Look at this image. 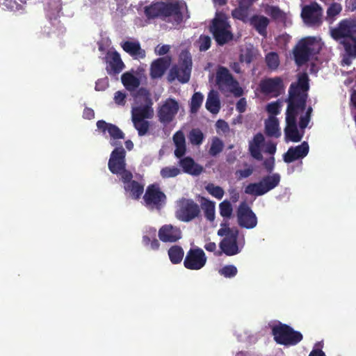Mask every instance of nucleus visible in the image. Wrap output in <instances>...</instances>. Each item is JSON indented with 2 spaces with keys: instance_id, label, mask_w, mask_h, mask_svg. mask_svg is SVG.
Returning <instances> with one entry per match:
<instances>
[{
  "instance_id": "nucleus-1",
  "label": "nucleus",
  "mask_w": 356,
  "mask_h": 356,
  "mask_svg": "<svg viewBox=\"0 0 356 356\" xmlns=\"http://www.w3.org/2000/svg\"><path fill=\"white\" fill-rule=\"evenodd\" d=\"M309 81L307 73H300L298 76L297 81L292 83L289 89L284 134L287 140L295 143L300 142L302 138L297 128L296 118L300 112L306 108L307 92L309 89Z\"/></svg>"
},
{
  "instance_id": "nucleus-2",
  "label": "nucleus",
  "mask_w": 356,
  "mask_h": 356,
  "mask_svg": "<svg viewBox=\"0 0 356 356\" xmlns=\"http://www.w3.org/2000/svg\"><path fill=\"white\" fill-rule=\"evenodd\" d=\"M143 12L149 20L161 19L175 26L190 18L186 3L179 0L154 1L144 7Z\"/></svg>"
},
{
  "instance_id": "nucleus-3",
  "label": "nucleus",
  "mask_w": 356,
  "mask_h": 356,
  "mask_svg": "<svg viewBox=\"0 0 356 356\" xmlns=\"http://www.w3.org/2000/svg\"><path fill=\"white\" fill-rule=\"evenodd\" d=\"M209 31L212 33L216 43L222 46L233 39L232 27L227 15L222 12H216L209 26Z\"/></svg>"
},
{
  "instance_id": "nucleus-4",
  "label": "nucleus",
  "mask_w": 356,
  "mask_h": 356,
  "mask_svg": "<svg viewBox=\"0 0 356 356\" xmlns=\"http://www.w3.org/2000/svg\"><path fill=\"white\" fill-rule=\"evenodd\" d=\"M271 334L277 344L287 347L297 345L303 339L300 332L281 322L271 327Z\"/></svg>"
},
{
  "instance_id": "nucleus-5",
  "label": "nucleus",
  "mask_w": 356,
  "mask_h": 356,
  "mask_svg": "<svg viewBox=\"0 0 356 356\" xmlns=\"http://www.w3.org/2000/svg\"><path fill=\"white\" fill-rule=\"evenodd\" d=\"M192 58L187 51H183L179 55L177 65H173L169 72L170 81L177 79L181 83H188L191 78L192 70Z\"/></svg>"
},
{
  "instance_id": "nucleus-6",
  "label": "nucleus",
  "mask_w": 356,
  "mask_h": 356,
  "mask_svg": "<svg viewBox=\"0 0 356 356\" xmlns=\"http://www.w3.org/2000/svg\"><path fill=\"white\" fill-rule=\"evenodd\" d=\"M316 46L314 38L308 37L299 40L293 49L296 64L298 66H302L317 54L319 50L316 48Z\"/></svg>"
},
{
  "instance_id": "nucleus-7",
  "label": "nucleus",
  "mask_w": 356,
  "mask_h": 356,
  "mask_svg": "<svg viewBox=\"0 0 356 356\" xmlns=\"http://www.w3.org/2000/svg\"><path fill=\"white\" fill-rule=\"evenodd\" d=\"M221 225H224V227L218 230V235L224 236L219 244L221 252L227 256L237 254L240 252L237 243L238 229L236 227H229L225 224Z\"/></svg>"
},
{
  "instance_id": "nucleus-8",
  "label": "nucleus",
  "mask_w": 356,
  "mask_h": 356,
  "mask_svg": "<svg viewBox=\"0 0 356 356\" xmlns=\"http://www.w3.org/2000/svg\"><path fill=\"white\" fill-rule=\"evenodd\" d=\"M125 156L126 151L122 146L115 148L111 154L108 167L113 174L119 175L120 179L127 181L133 177V175L126 169Z\"/></svg>"
},
{
  "instance_id": "nucleus-9",
  "label": "nucleus",
  "mask_w": 356,
  "mask_h": 356,
  "mask_svg": "<svg viewBox=\"0 0 356 356\" xmlns=\"http://www.w3.org/2000/svg\"><path fill=\"white\" fill-rule=\"evenodd\" d=\"M201 209L193 199L181 197L177 201L175 217L181 222H188L199 218Z\"/></svg>"
},
{
  "instance_id": "nucleus-10",
  "label": "nucleus",
  "mask_w": 356,
  "mask_h": 356,
  "mask_svg": "<svg viewBox=\"0 0 356 356\" xmlns=\"http://www.w3.org/2000/svg\"><path fill=\"white\" fill-rule=\"evenodd\" d=\"M280 179L278 173L266 175L257 183L249 184L245 188L244 192L248 195L261 196L277 187L280 182Z\"/></svg>"
},
{
  "instance_id": "nucleus-11",
  "label": "nucleus",
  "mask_w": 356,
  "mask_h": 356,
  "mask_svg": "<svg viewBox=\"0 0 356 356\" xmlns=\"http://www.w3.org/2000/svg\"><path fill=\"white\" fill-rule=\"evenodd\" d=\"M143 200L146 207L149 209L160 211L166 202V195L156 184L147 186Z\"/></svg>"
},
{
  "instance_id": "nucleus-12",
  "label": "nucleus",
  "mask_w": 356,
  "mask_h": 356,
  "mask_svg": "<svg viewBox=\"0 0 356 356\" xmlns=\"http://www.w3.org/2000/svg\"><path fill=\"white\" fill-rule=\"evenodd\" d=\"M323 8L316 2L305 6L301 12L303 22L309 26H320L323 23Z\"/></svg>"
},
{
  "instance_id": "nucleus-13",
  "label": "nucleus",
  "mask_w": 356,
  "mask_h": 356,
  "mask_svg": "<svg viewBox=\"0 0 356 356\" xmlns=\"http://www.w3.org/2000/svg\"><path fill=\"white\" fill-rule=\"evenodd\" d=\"M136 97H143L145 100L149 101V104L143 106L134 107L131 111V120H146L151 118L153 116V109L151 107L152 102L149 98V92L147 90L144 88H140L134 95Z\"/></svg>"
},
{
  "instance_id": "nucleus-14",
  "label": "nucleus",
  "mask_w": 356,
  "mask_h": 356,
  "mask_svg": "<svg viewBox=\"0 0 356 356\" xmlns=\"http://www.w3.org/2000/svg\"><path fill=\"white\" fill-rule=\"evenodd\" d=\"M206 262L205 253L201 248H191L186 253L184 266L187 269L197 270L203 268Z\"/></svg>"
},
{
  "instance_id": "nucleus-15",
  "label": "nucleus",
  "mask_w": 356,
  "mask_h": 356,
  "mask_svg": "<svg viewBox=\"0 0 356 356\" xmlns=\"http://www.w3.org/2000/svg\"><path fill=\"white\" fill-rule=\"evenodd\" d=\"M237 220L240 227L252 229L257 225V218L245 202H241L237 209Z\"/></svg>"
},
{
  "instance_id": "nucleus-16",
  "label": "nucleus",
  "mask_w": 356,
  "mask_h": 356,
  "mask_svg": "<svg viewBox=\"0 0 356 356\" xmlns=\"http://www.w3.org/2000/svg\"><path fill=\"white\" fill-rule=\"evenodd\" d=\"M261 92L272 97H277L284 90L283 80L280 76L266 78L261 81L259 84Z\"/></svg>"
},
{
  "instance_id": "nucleus-17",
  "label": "nucleus",
  "mask_w": 356,
  "mask_h": 356,
  "mask_svg": "<svg viewBox=\"0 0 356 356\" xmlns=\"http://www.w3.org/2000/svg\"><path fill=\"white\" fill-rule=\"evenodd\" d=\"M178 102L172 98L167 99L158 111L159 120L165 124L171 122L179 111Z\"/></svg>"
},
{
  "instance_id": "nucleus-18",
  "label": "nucleus",
  "mask_w": 356,
  "mask_h": 356,
  "mask_svg": "<svg viewBox=\"0 0 356 356\" xmlns=\"http://www.w3.org/2000/svg\"><path fill=\"white\" fill-rule=\"evenodd\" d=\"M216 83L221 91L230 92H232L238 85V82L228 69L223 66L219 67L216 72Z\"/></svg>"
},
{
  "instance_id": "nucleus-19",
  "label": "nucleus",
  "mask_w": 356,
  "mask_h": 356,
  "mask_svg": "<svg viewBox=\"0 0 356 356\" xmlns=\"http://www.w3.org/2000/svg\"><path fill=\"white\" fill-rule=\"evenodd\" d=\"M309 150V145L304 141L296 147H290L283 155V160L286 163H292L298 159L305 157Z\"/></svg>"
},
{
  "instance_id": "nucleus-20",
  "label": "nucleus",
  "mask_w": 356,
  "mask_h": 356,
  "mask_svg": "<svg viewBox=\"0 0 356 356\" xmlns=\"http://www.w3.org/2000/svg\"><path fill=\"white\" fill-rule=\"evenodd\" d=\"M158 236L163 242L175 243L181 238V231L172 225H164L159 229Z\"/></svg>"
},
{
  "instance_id": "nucleus-21",
  "label": "nucleus",
  "mask_w": 356,
  "mask_h": 356,
  "mask_svg": "<svg viewBox=\"0 0 356 356\" xmlns=\"http://www.w3.org/2000/svg\"><path fill=\"white\" fill-rule=\"evenodd\" d=\"M106 63V70L109 74H118L125 67L120 54L116 51L107 53Z\"/></svg>"
},
{
  "instance_id": "nucleus-22",
  "label": "nucleus",
  "mask_w": 356,
  "mask_h": 356,
  "mask_svg": "<svg viewBox=\"0 0 356 356\" xmlns=\"http://www.w3.org/2000/svg\"><path fill=\"white\" fill-rule=\"evenodd\" d=\"M330 32L332 38L336 40L344 39V40L350 41L353 39V34L348 19L341 20L337 27L331 29Z\"/></svg>"
},
{
  "instance_id": "nucleus-23",
  "label": "nucleus",
  "mask_w": 356,
  "mask_h": 356,
  "mask_svg": "<svg viewBox=\"0 0 356 356\" xmlns=\"http://www.w3.org/2000/svg\"><path fill=\"white\" fill-rule=\"evenodd\" d=\"M265 142L264 136L261 133L255 134L252 140L249 141L248 151L252 158L257 161H262L261 148Z\"/></svg>"
},
{
  "instance_id": "nucleus-24",
  "label": "nucleus",
  "mask_w": 356,
  "mask_h": 356,
  "mask_svg": "<svg viewBox=\"0 0 356 356\" xmlns=\"http://www.w3.org/2000/svg\"><path fill=\"white\" fill-rule=\"evenodd\" d=\"M97 127L103 134L107 131L113 140L124 139L125 137L124 134L118 126L103 120L97 122Z\"/></svg>"
},
{
  "instance_id": "nucleus-25",
  "label": "nucleus",
  "mask_w": 356,
  "mask_h": 356,
  "mask_svg": "<svg viewBox=\"0 0 356 356\" xmlns=\"http://www.w3.org/2000/svg\"><path fill=\"white\" fill-rule=\"evenodd\" d=\"M132 179L133 177L127 181L124 179H121V180L124 183V189L126 193H129V197L134 200H138L143 193L144 185Z\"/></svg>"
},
{
  "instance_id": "nucleus-26",
  "label": "nucleus",
  "mask_w": 356,
  "mask_h": 356,
  "mask_svg": "<svg viewBox=\"0 0 356 356\" xmlns=\"http://www.w3.org/2000/svg\"><path fill=\"white\" fill-rule=\"evenodd\" d=\"M179 164L181 167L184 172L191 175L198 176L204 170L203 167L195 163L193 159L190 156L181 159L179 161Z\"/></svg>"
},
{
  "instance_id": "nucleus-27",
  "label": "nucleus",
  "mask_w": 356,
  "mask_h": 356,
  "mask_svg": "<svg viewBox=\"0 0 356 356\" xmlns=\"http://www.w3.org/2000/svg\"><path fill=\"white\" fill-rule=\"evenodd\" d=\"M170 63V58L162 57L154 60L150 67V76L153 79L161 77Z\"/></svg>"
},
{
  "instance_id": "nucleus-28",
  "label": "nucleus",
  "mask_w": 356,
  "mask_h": 356,
  "mask_svg": "<svg viewBox=\"0 0 356 356\" xmlns=\"http://www.w3.org/2000/svg\"><path fill=\"white\" fill-rule=\"evenodd\" d=\"M121 47L135 59H143L145 57V51L143 49L138 42L124 41L121 43Z\"/></svg>"
},
{
  "instance_id": "nucleus-29",
  "label": "nucleus",
  "mask_w": 356,
  "mask_h": 356,
  "mask_svg": "<svg viewBox=\"0 0 356 356\" xmlns=\"http://www.w3.org/2000/svg\"><path fill=\"white\" fill-rule=\"evenodd\" d=\"M249 22L258 33L266 37L267 27L270 23L268 18L263 15H254L250 18Z\"/></svg>"
},
{
  "instance_id": "nucleus-30",
  "label": "nucleus",
  "mask_w": 356,
  "mask_h": 356,
  "mask_svg": "<svg viewBox=\"0 0 356 356\" xmlns=\"http://www.w3.org/2000/svg\"><path fill=\"white\" fill-rule=\"evenodd\" d=\"M265 133L269 137L279 138L281 136L279 120L275 116H270L265 122Z\"/></svg>"
},
{
  "instance_id": "nucleus-31",
  "label": "nucleus",
  "mask_w": 356,
  "mask_h": 356,
  "mask_svg": "<svg viewBox=\"0 0 356 356\" xmlns=\"http://www.w3.org/2000/svg\"><path fill=\"white\" fill-rule=\"evenodd\" d=\"M122 83L129 91H134L140 86V80L130 72H125L121 76Z\"/></svg>"
},
{
  "instance_id": "nucleus-32",
  "label": "nucleus",
  "mask_w": 356,
  "mask_h": 356,
  "mask_svg": "<svg viewBox=\"0 0 356 356\" xmlns=\"http://www.w3.org/2000/svg\"><path fill=\"white\" fill-rule=\"evenodd\" d=\"M201 207L204 211L205 218L209 221H213L215 219V202L202 197Z\"/></svg>"
},
{
  "instance_id": "nucleus-33",
  "label": "nucleus",
  "mask_w": 356,
  "mask_h": 356,
  "mask_svg": "<svg viewBox=\"0 0 356 356\" xmlns=\"http://www.w3.org/2000/svg\"><path fill=\"white\" fill-rule=\"evenodd\" d=\"M184 250L179 245H173L168 250V256L170 261L174 264H179L184 257Z\"/></svg>"
},
{
  "instance_id": "nucleus-34",
  "label": "nucleus",
  "mask_w": 356,
  "mask_h": 356,
  "mask_svg": "<svg viewBox=\"0 0 356 356\" xmlns=\"http://www.w3.org/2000/svg\"><path fill=\"white\" fill-rule=\"evenodd\" d=\"M206 108L213 114L218 113L220 108L218 97L216 95L213 94L212 92H211L208 95L206 102Z\"/></svg>"
},
{
  "instance_id": "nucleus-35",
  "label": "nucleus",
  "mask_w": 356,
  "mask_h": 356,
  "mask_svg": "<svg viewBox=\"0 0 356 356\" xmlns=\"http://www.w3.org/2000/svg\"><path fill=\"white\" fill-rule=\"evenodd\" d=\"M341 10L342 6L340 3L336 2L331 3L327 8L325 20L330 24H332Z\"/></svg>"
},
{
  "instance_id": "nucleus-36",
  "label": "nucleus",
  "mask_w": 356,
  "mask_h": 356,
  "mask_svg": "<svg viewBox=\"0 0 356 356\" xmlns=\"http://www.w3.org/2000/svg\"><path fill=\"white\" fill-rule=\"evenodd\" d=\"M204 96L200 92H196L193 95L190 104V111L191 113L195 114L199 111Z\"/></svg>"
},
{
  "instance_id": "nucleus-37",
  "label": "nucleus",
  "mask_w": 356,
  "mask_h": 356,
  "mask_svg": "<svg viewBox=\"0 0 356 356\" xmlns=\"http://www.w3.org/2000/svg\"><path fill=\"white\" fill-rule=\"evenodd\" d=\"M134 128L138 131L139 136L146 135L149 129L150 124L146 120H132Z\"/></svg>"
},
{
  "instance_id": "nucleus-38",
  "label": "nucleus",
  "mask_w": 356,
  "mask_h": 356,
  "mask_svg": "<svg viewBox=\"0 0 356 356\" xmlns=\"http://www.w3.org/2000/svg\"><path fill=\"white\" fill-rule=\"evenodd\" d=\"M265 61L267 67L271 70L277 69L280 65L279 56L275 52H270L266 55Z\"/></svg>"
},
{
  "instance_id": "nucleus-39",
  "label": "nucleus",
  "mask_w": 356,
  "mask_h": 356,
  "mask_svg": "<svg viewBox=\"0 0 356 356\" xmlns=\"http://www.w3.org/2000/svg\"><path fill=\"white\" fill-rule=\"evenodd\" d=\"M266 13L274 20L282 21L285 19L284 13L277 6H269L266 8Z\"/></svg>"
},
{
  "instance_id": "nucleus-40",
  "label": "nucleus",
  "mask_w": 356,
  "mask_h": 356,
  "mask_svg": "<svg viewBox=\"0 0 356 356\" xmlns=\"http://www.w3.org/2000/svg\"><path fill=\"white\" fill-rule=\"evenodd\" d=\"M188 139L191 144L200 145L203 142L204 134L200 129H193L188 134Z\"/></svg>"
},
{
  "instance_id": "nucleus-41",
  "label": "nucleus",
  "mask_w": 356,
  "mask_h": 356,
  "mask_svg": "<svg viewBox=\"0 0 356 356\" xmlns=\"http://www.w3.org/2000/svg\"><path fill=\"white\" fill-rule=\"evenodd\" d=\"M205 189L210 195L218 200H221L225 194V191L222 187L216 186L212 183L208 184L205 186Z\"/></svg>"
},
{
  "instance_id": "nucleus-42",
  "label": "nucleus",
  "mask_w": 356,
  "mask_h": 356,
  "mask_svg": "<svg viewBox=\"0 0 356 356\" xmlns=\"http://www.w3.org/2000/svg\"><path fill=\"white\" fill-rule=\"evenodd\" d=\"M223 147L224 144L222 141L218 137H214L212 140L209 153L211 156H215L222 151Z\"/></svg>"
},
{
  "instance_id": "nucleus-43",
  "label": "nucleus",
  "mask_w": 356,
  "mask_h": 356,
  "mask_svg": "<svg viewBox=\"0 0 356 356\" xmlns=\"http://www.w3.org/2000/svg\"><path fill=\"white\" fill-rule=\"evenodd\" d=\"M248 15L249 11L239 6L232 11L233 18L241 20L245 23L249 22L250 19L248 18Z\"/></svg>"
},
{
  "instance_id": "nucleus-44",
  "label": "nucleus",
  "mask_w": 356,
  "mask_h": 356,
  "mask_svg": "<svg viewBox=\"0 0 356 356\" xmlns=\"http://www.w3.org/2000/svg\"><path fill=\"white\" fill-rule=\"evenodd\" d=\"M220 214L223 218H229L232 216L233 208L229 201L225 200L219 204Z\"/></svg>"
},
{
  "instance_id": "nucleus-45",
  "label": "nucleus",
  "mask_w": 356,
  "mask_h": 356,
  "mask_svg": "<svg viewBox=\"0 0 356 356\" xmlns=\"http://www.w3.org/2000/svg\"><path fill=\"white\" fill-rule=\"evenodd\" d=\"M237 273L238 270L234 265H226L218 270V273L226 278L234 277Z\"/></svg>"
},
{
  "instance_id": "nucleus-46",
  "label": "nucleus",
  "mask_w": 356,
  "mask_h": 356,
  "mask_svg": "<svg viewBox=\"0 0 356 356\" xmlns=\"http://www.w3.org/2000/svg\"><path fill=\"white\" fill-rule=\"evenodd\" d=\"M161 176L164 179L177 177L180 174V170L175 166L163 168L160 172Z\"/></svg>"
},
{
  "instance_id": "nucleus-47",
  "label": "nucleus",
  "mask_w": 356,
  "mask_h": 356,
  "mask_svg": "<svg viewBox=\"0 0 356 356\" xmlns=\"http://www.w3.org/2000/svg\"><path fill=\"white\" fill-rule=\"evenodd\" d=\"M342 43L347 54L356 57V38H353L350 41L343 40Z\"/></svg>"
},
{
  "instance_id": "nucleus-48",
  "label": "nucleus",
  "mask_w": 356,
  "mask_h": 356,
  "mask_svg": "<svg viewBox=\"0 0 356 356\" xmlns=\"http://www.w3.org/2000/svg\"><path fill=\"white\" fill-rule=\"evenodd\" d=\"M198 44L200 51H205L208 50L211 47V38L209 35H201L198 40Z\"/></svg>"
},
{
  "instance_id": "nucleus-49",
  "label": "nucleus",
  "mask_w": 356,
  "mask_h": 356,
  "mask_svg": "<svg viewBox=\"0 0 356 356\" xmlns=\"http://www.w3.org/2000/svg\"><path fill=\"white\" fill-rule=\"evenodd\" d=\"M156 236V229L153 227L149 228L146 231V234L143 236V243L144 245L148 246L154 238Z\"/></svg>"
},
{
  "instance_id": "nucleus-50",
  "label": "nucleus",
  "mask_w": 356,
  "mask_h": 356,
  "mask_svg": "<svg viewBox=\"0 0 356 356\" xmlns=\"http://www.w3.org/2000/svg\"><path fill=\"white\" fill-rule=\"evenodd\" d=\"M280 105L277 102H271L268 104L266 106V111H268V113L273 115V116H275L280 113Z\"/></svg>"
},
{
  "instance_id": "nucleus-51",
  "label": "nucleus",
  "mask_w": 356,
  "mask_h": 356,
  "mask_svg": "<svg viewBox=\"0 0 356 356\" xmlns=\"http://www.w3.org/2000/svg\"><path fill=\"white\" fill-rule=\"evenodd\" d=\"M173 141L175 145H186V139L181 131H177L173 136Z\"/></svg>"
},
{
  "instance_id": "nucleus-52",
  "label": "nucleus",
  "mask_w": 356,
  "mask_h": 356,
  "mask_svg": "<svg viewBox=\"0 0 356 356\" xmlns=\"http://www.w3.org/2000/svg\"><path fill=\"white\" fill-rule=\"evenodd\" d=\"M252 173L253 168L252 167H249L244 170H236V175L237 176L238 179H242L250 177Z\"/></svg>"
},
{
  "instance_id": "nucleus-53",
  "label": "nucleus",
  "mask_w": 356,
  "mask_h": 356,
  "mask_svg": "<svg viewBox=\"0 0 356 356\" xmlns=\"http://www.w3.org/2000/svg\"><path fill=\"white\" fill-rule=\"evenodd\" d=\"M263 165L269 173H271L275 168V158L273 156L270 157L264 160Z\"/></svg>"
},
{
  "instance_id": "nucleus-54",
  "label": "nucleus",
  "mask_w": 356,
  "mask_h": 356,
  "mask_svg": "<svg viewBox=\"0 0 356 356\" xmlns=\"http://www.w3.org/2000/svg\"><path fill=\"white\" fill-rule=\"evenodd\" d=\"M204 249L211 252H214L216 256H220L222 254L221 251L216 252V244L214 242L208 241L204 245Z\"/></svg>"
},
{
  "instance_id": "nucleus-55",
  "label": "nucleus",
  "mask_w": 356,
  "mask_h": 356,
  "mask_svg": "<svg viewBox=\"0 0 356 356\" xmlns=\"http://www.w3.org/2000/svg\"><path fill=\"white\" fill-rule=\"evenodd\" d=\"M125 98H126V95L121 91H117L115 93L114 100H115V102L118 105H122V106L124 105L125 102H126Z\"/></svg>"
},
{
  "instance_id": "nucleus-56",
  "label": "nucleus",
  "mask_w": 356,
  "mask_h": 356,
  "mask_svg": "<svg viewBox=\"0 0 356 356\" xmlns=\"http://www.w3.org/2000/svg\"><path fill=\"white\" fill-rule=\"evenodd\" d=\"M247 102L245 98H241L236 103V108L240 113H243L246 110Z\"/></svg>"
},
{
  "instance_id": "nucleus-57",
  "label": "nucleus",
  "mask_w": 356,
  "mask_h": 356,
  "mask_svg": "<svg viewBox=\"0 0 356 356\" xmlns=\"http://www.w3.org/2000/svg\"><path fill=\"white\" fill-rule=\"evenodd\" d=\"M170 47L168 44H163L162 46L158 45L155 49L156 54L162 56L168 54L170 51Z\"/></svg>"
},
{
  "instance_id": "nucleus-58",
  "label": "nucleus",
  "mask_w": 356,
  "mask_h": 356,
  "mask_svg": "<svg viewBox=\"0 0 356 356\" xmlns=\"http://www.w3.org/2000/svg\"><path fill=\"white\" fill-rule=\"evenodd\" d=\"M253 60V55L250 50H247L244 54H241L240 56V60L241 62H245L246 63H250Z\"/></svg>"
},
{
  "instance_id": "nucleus-59",
  "label": "nucleus",
  "mask_w": 356,
  "mask_h": 356,
  "mask_svg": "<svg viewBox=\"0 0 356 356\" xmlns=\"http://www.w3.org/2000/svg\"><path fill=\"white\" fill-rule=\"evenodd\" d=\"M175 155L176 157L181 159L186 153V145H175Z\"/></svg>"
},
{
  "instance_id": "nucleus-60",
  "label": "nucleus",
  "mask_w": 356,
  "mask_h": 356,
  "mask_svg": "<svg viewBox=\"0 0 356 356\" xmlns=\"http://www.w3.org/2000/svg\"><path fill=\"white\" fill-rule=\"evenodd\" d=\"M216 127L222 130L224 133L227 132L229 129L228 123L222 120H218L216 122Z\"/></svg>"
},
{
  "instance_id": "nucleus-61",
  "label": "nucleus",
  "mask_w": 356,
  "mask_h": 356,
  "mask_svg": "<svg viewBox=\"0 0 356 356\" xmlns=\"http://www.w3.org/2000/svg\"><path fill=\"white\" fill-rule=\"evenodd\" d=\"M83 118L87 120H92L95 118V112L91 108L86 107L83 112Z\"/></svg>"
},
{
  "instance_id": "nucleus-62",
  "label": "nucleus",
  "mask_w": 356,
  "mask_h": 356,
  "mask_svg": "<svg viewBox=\"0 0 356 356\" xmlns=\"http://www.w3.org/2000/svg\"><path fill=\"white\" fill-rule=\"evenodd\" d=\"M229 194L230 195V200L233 203H236L240 197L239 193L236 191V188H230L228 191Z\"/></svg>"
},
{
  "instance_id": "nucleus-63",
  "label": "nucleus",
  "mask_w": 356,
  "mask_h": 356,
  "mask_svg": "<svg viewBox=\"0 0 356 356\" xmlns=\"http://www.w3.org/2000/svg\"><path fill=\"white\" fill-rule=\"evenodd\" d=\"M276 144L272 142H269L266 144L265 152L271 155H274L276 152Z\"/></svg>"
},
{
  "instance_id": "nucleus-64",
  "label": "nucleus",
  "mask_w": 356,
  "mask_h": 356,
  "mask_svg": "<svg viewBox=\"0 0 356 356\" xmlns=\"http://www.w3.org/2000/svg\"><path fill=\"white\" fill-rule=\"evenodd\" d=\"M310 118L308 115H302L300 118L299 127L301 129H304L307 127Z\"/></svg>"
}]
</instances>
